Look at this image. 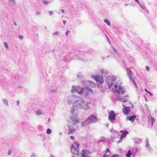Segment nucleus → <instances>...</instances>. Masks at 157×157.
<instances>
[{
  "mask_svg": "<svg viewBox=\"0 0 157 157\" xmlns=\"http://www.w3.org/2000/svg\"><path fill=\"white\" fill-rule=\"evenodd\" d=\"M71 90L72 92L73 93L77 92L79 94H82L84 90V88L80 86H73Z\"/></svg>",
  "mask_w": 157,
  "mask_h": 157,
  "instance_id": "nucleus-1",
  "label": "nucleus"
},
{
  "mask_svg": "<svg viewBox=\"0 0 157 157\" xmlns=\"http://www.w3.org/2000/svg\"><path fill=\"white\" fill-rule=\"evenodd\" d=\"M114 87L118 88L119 87V90H116L117 93L119 94H123L125 92V89L123 87L121 86L120 83L119 82H117L115 85Z\"/></svg>",
  "mask_w": 157,
  "mask_h": 157,
  "instance_id": "nucleus-2",
  "label": "nucleus"
},
{
  "mask_svg": "<svg viewBox=\"0 0 157 157\" xmlns=\"http://www.w3.org/2000/svg\"><path fill=\"white\" fill-rule=\"evenodd\" d=\"M116 115L115 112L111 111L109 112V119L111 122L113 121L115 119Z\"/></svg>",
  "mask_w": 157,
  "mask_h": 157,
  "instance_id": "nucleus-3",
  "label": "nucleus"
},
{
  "mask_svg": "<svg viewBox=\"0 0 157 157\" xmlns=\"http://www.w3.org/2000/svg\"><path fill=\"white\" fill-rule=\"evenodd\" d=\"M87 121H88V123L90 124L91 123L93 122H95L97 121V118L96 117L94 116L93 115H91L87 119Z\"/></svg>",
  "mask_w": 157,
  "mask_h": 157,
  "instance_id": "nucleus-4",
  "label": "nucleus"
},
{
  "mask_svg": "<svg viewBox=\"0 0 157 157\" xmlns=\"http://www.w3.org/2000/svg\"><path fill=\"white\" fill-rule=\"evenodd\" d=\"M94 79L96 81H98L101 83H102L104 82V79L103 77L100 76L98 75L95 76L94 77Z\"/></svg>",
  "mask_w": 157,
  "mask_h": 157,
  "instance_id": "nucleus-5",
  "label": "nucleus"
},
{
  "mask_svg": "<svg viewBox=\"0 0 157 157\" xmlns=\"http://www.w3.org/2000/svg\"><path fill=\"white\" fill-rule=\"evenodd\" d=\"M71 152L73 154L77 155H79V151L75 148L74 145H71Z\"/></svg>",
  "mask_w": 157,
  "mask_h": 157,
  "instance_id": "nucleus-6",
  "label": "nucleus"
},
{
  "mask_svg": "<svg viewBox=\"0 0 157 157\" xmlns=\"http://www.w3.org/2000/svg\"><path fill=\"white\" fill-rule=\"evenodd\" d=\"M123 106L124 108L123 111L125 115H128L130 112V107H126L124 105H123Z\"/></svg>",
  "mask_w": 157,
  "mask_h": 157,
  "instance_id": "nucleus-7",
  "label": "nucleus"
},
{
  "mask_svg": "<svg viewBox=\"0 0 157 157\" xmlns=\"http://www.w3.org/2000/svg\"><path fill=\"white\" fill-rule=\"evenodd\" d=\"M136 118V115H133L132 116L129 117L128 116H127L126 118V120L130 121L131 122H133L134 120Z\"/></svg>",
  "mask_w": 157,
  "mask_h": 157,
  "instance_id": "nucleus-8",
  "label": "nucleus"
},
{
  "mask_svg": "<svg viewBox=\"0 0 157 157\" xmlns=\"http://www.w3.org/2000/svg\"><path fill=\"white\" fill-rule=\"evenodd\" d=\"M106 82L107 83L109 86V88H110L113 84L112 80L111 79L107 78L106 80Z\"/></svg>",
  "mask_w": 157,
  "mask_h": 157,
  "instance_id": "nucleus-9",
  "label": "nucleus"
},
{
  "mask_svg": "<svg viewBox=\"0 0 157 157\" xmlns=\"http://www.w3.org/2000/svg\"><path fill=\"white\" fill-rule=\"evenodd\" d=\"M82 157H89L88 151L86 150H82Z\"/></svg>",
  "mask_w": 157,
  "mask_h": 157,
  "instance_id": "nucleus-10",
  "label": "nucleus"
},
{
  "mask_svg": "<svg viewBox=\"0 0 157 157\" xmlns=\"http://www.w3.org/2000/svg\"><path fill=\"white\" fill-rule=\"evenodd\" d=\"M84 90L85 91V92L86 94L88 93H89L90 92H91V93L93 92L91 88H90L89 87H85L84 88Z\"/></svg>",
  "mask_w": 157,
  "mask_h": 157,
  "instance_id": "nucleus-11",
  "label": "nucleus"
},
{
  "mask_svg": "<svg viewBox=\"0 0 157 157\" xmlns=\"http://www.w3.org/2000/svg\"><path fill=\"white\" fill-rule=\"evenodd\" d=\"M84 101L83 102L81 106L83 109L85 110L87 109L89 107L88 106V103L85 104L84 103Z\"/></svg>",
  "mask_w": 157,
  "mask_h": 157,
  "instance_id": "nucleus-12",
  "label": "nucleus"
},
{
  "mask_svg": "<svg viewBox=\"0 0 157 157\" xmlns=\"http://www.w3.org/2000/svg\"><path fill=\"white\" fill-rule=\"evenodd\" d=\"M128 77L130 79V80L132 81V82L135 85L136 87L137 88V85L136 82L133 77L132 75H131V76H128Z\"/></svg>",
  "mask_w": 157,
  "mask_h": 157,
  "instance_id": "nucleus-13",
  "label": "nucleus"
},
{
  "mask_svg": "<svg viewBox=\"0 0 157 157\" xmlns=\"http://www.w3.org/2000/svg\"><path fill=\"white\" fill-rule=\"evenodd\" d=\"M110 154V152L109 149L106 148V150L105 154L103 155V157H106L109 156Z\"/></svg>",
  "mask_w": 157,
  "mask_h": 157,
  "instance_id": "nucleus-14",
  "label": "nucleus"
},
{
  "mask_svg": "<svg viewBox=\"0 0 157 157\" xmlns=\"http://www.w3.org/2000/svg\"><path fill=\"white\" fill-rule=\"evenodd\" d=\"M126 71H127V75L128 76L132 75V74H133V73L132 72L130 69L127 68Z\"/></svg>",
  "mask_w": 157,
  "mask_h": 157,
  "instance_id": "nucleus-15",
  "label": "nucleus"
},
{
  "mask_svg": "<svg viewBox=\"0 0 157 157\" xmlns=\"http://www.w3.org/2000/svg\"><path fill=\"white\" fill-rule=\"evenodd\" d=\"M117 98L119 100L123 102H125L127 101V100L125 99L124 98H122L120 96L117 97Z\"/></svg>",
  "mask_w": 157,
  "mask_h": 157,
  "instance_id": "nucleus-16",
  "label": "nucleus"
},
{
  "mask_svg": "<svg viewBox=\"0 0 157 157\" xmlns=\"http://www.w3.org/2000/svg\"><path fill=\"white\" fill-rule=\"evenodd\" d=\"M128 134V132L127 131H125L123 132L121 135V138H124L125 137L127 134Z\"/></svg>",
  "mask_w": 157,
  "mask_h": 157,
  "instance_id": "nucleus-17",
  "label": "nucleus"
},
{
  "mask_svg": "<svg viewBox=\"0 0 157 157\" xmlns=\"http://www.w3.org/2000/svg\"><path fill=\"white\" fill-rule=\"evenodd\" d=\"M88 121H87V119H86V120L84 122H83L82 123V126H85L87 125H88V124H89L90 123H88Z\"/></svg>",
  "mask_w": 157,
  "mask_h": 157,
  "instance_id": "nucleus-18",
  "label": "nucleus"
},
{
  "mask_svg": "<svg viewBox=\"0 0 157 157\" xmlns=\"http://www.w3.org/2000/svg\"><path fill=\"white\" fill-rule=\"evenodd\" d=\"M75 131V129H70L69 131L68 132V134H70L74 133Z\"/></svg>",
  "mask_w": 157,
  "mask_h": 157,
  "instance_id": "nucleus-19",
  "label": "nucleus"
},
{
  "mask_svg": "<svg viewBox=\"0 0 157 157\" xmlns=\"http://www.w3.org/2000/svg\"><path fill=\"white\" fill-rule=\"evenodd\" d=\"M132 152L130 153V150H129L126 154V157H131V155H132Z\"/></svg>",
  "mask_w": 157,
  "mask_h": 157,
  "instance_id": "nucleus-20",
  "label": "nucleus"
},
{
  "mask_svg": "<svg viewBox=\"0 0 157 157\" xmlns=\"http://www.w3.org/2000/svg\"><path fill=\"white\" fill-rule=\"evenodd\" d=\"M104 21L107 24L109 25H110V21L108 19H106L104 20Z\"/></svg>",
  "mask_w": 157,
  "mask_h": 157,
  "instance_id": "nucleus-21",
  "label": "nucleus"
},
{
  "mask_svg": "<svg viewBox=\"0 0 157 157\" xmlns=\"http://www.w3.org/2000/svg\"><path fill=\"white\" fill-rule=\"evenodd\" d=\"M51 132H52V131L50 129H49V128L47 129V131H46V133L47 134H50L51 133Z\"/></svg>",
  "mask_w": 157,
  "mask_h": 157,
  "instance_id": "nucleus-22",
  "label": "nucleus"
},
{
  "mask_svg": "<svg viewBox=\"0 0 157 157\" xmlns=\"http://www.w3.org/2000/svg\"><path fill=\"white\" fill-rule=\"evenodd\" d=\"M72 121L75 124H76L79 122L78 120L73 119L72 120Z\"/></svg>",
  "mask_w": 157,
  "mask_h": 157,
  "instance_id": "nucleus-23",
  "label": "nucleus"
},
{
  "mask_svg": "<svg viewBox=\"0 0 157 157\" xmlns=\"http://www.w3.org/2000/svg\"><path fill=\"white\" fill-rule=\"evenodd\" d=\"M3 102L4 103L5 105H8V102H7V101L6 100L4 99L3 100Z\"/></svg>",
  "mask_w": 157,
  "mask_h": 157,
  "instance_id": "nucleus-24",
  "label": "nucleus"
},
{
  "mask_svg": "<svg viewBox=\"0 0 157 157\" xmlns=\"http://www.w3.org/2000/svg\"><path fill=\"white\" fill-rule=\"evenodd\" d=\"M36 114L37 115H40L41 114V113L40 110H38L36 112Z\"/></svg>",
  "mask_w": 157,
  "mask_h": 157,
  "instance_id": "nucleus-25",
  "label": "nucleus"
},
{
  "mask_svg": "<svg viewBox=\"0 0 157 157\" xmlns=\"http://www.w3.org/2000/svg\"><path fill=\"white\" fill-rule=\"evenodd\" d=\"M43 2V3L45 4H47L48 3V2L47 1L44 0Z\"/></svg>",
  "mask_w": 157,
  "mask_h": 157,
  "instance_id": "nucleus-26",
  "label": "nucleus"
},
{
  "mask_svg": "<svg viewBox=\"0 0 157 157\" xmlns=\"http://www.w3.org/2000/svg\"><path fill=\"white\" fill-rule=\"evenodd\" d=\"M4 44L5 47L6 48H8V46L7 44V43L6 42H5L4 43Z\"/></svg>",
  "mask_w": 157,
  "mask_h": 157,
  "instance_id": "nucleus-27",
  "label": "nucleus"
},
{
  "mask_svg": "<svg viewBox=\"0 0 157 157\" xmlns=\"http://www.w3.org/2000/svg\"><path fill=\"white\" fill-rule=\"evenodd\" d=\"M111 157H119V155L117 154H115L111 156Z\"/></svg>",
  "mask_w": 157,
  "mask_h": 157,
  "instance_id": "nucleus-28",
  "label": "nucleus"
},
{
  "mask_svg": "<svg viewBox=\"0 0 157 157\" xmlns=\"http://www.w3.org/2000/svg\"><path fill=\"white\" fill-rule=\"evenodd\" d=\"M75 144L77 147H78L79 145V143L78 142H76L75 143Z\"/></svg>",
  "mask_w": 157,
  "mask_h": 157,
  "instance_id": "nucleus-29",
  "label": "nucleus"
},
{
  "mask_svg": "<svg viewBox=\"0 0 157 157\" xmlns=\"http://www.w3.org/2000/svg\"><path fill=\"white\" fill-rule=\"evenodd\" d=\"M59 33V32H55V33H53V35H58Z\"/></svg>",
  "mask_w": 157,
  "mask_h": 157,
  "instance_id": "nucleus-30",
  "label": "nucleus"
},
{
  "mask_svg": "<svg viewBox=\"0 0 157 157\" xmlns=\"http://www.w3.org/2000/svg\"><path fill=\"white\" fill-rule=\"evenodd\" d=\"M152 124H153V121H155V119L153 117H151Z\"/></svg>",
  "mask_w": 157,
  "mask_h": 157,
  "instance_id": "nucleus-31",
  "label": "nucleus"
},
{
  "mask_svg": "<svg viewBox=\"0 0 157 157\" xmlns=\"http://www.w3.org/2000/svg\"><path fill=\"white\" fill-rule=\"evenodd\" d=\"M19 38L20 39H22L23 38V36H22L19 35L18 36Z\"/></svg>",
  "mask_w": 157,
  "mask_h": 157,
  "instance_id": "nucleus-32",
  "label": "nucleus"
},
{
  "mask_svg": "<svg viewBox=\"0 0 157 157\" xmlns=\"http://www.w3.org/2000/svg\"><path fill=\"white\" fill-rule=\"evenodd\" d=\"M49 13L50 15H53V12L52 11H49Z\"/></svg>",
  "mask_w": 157,
  "mask_h": 157,
  "instance_id": "nucleus-33",
  "label": "nucleus"
},
{
  "mask_svg": "<svg viewBox=\"0 0 157 157\" xmlns=\"http://www.w3.org/2000/svg\"><path fill=\"white\" fill-rule=\"evenodd\" d=\"M146 69L147 71H148L150 68L148 66H147L146 67Z\"/></svg>",
  "mask_w": 157,
  "mask_h": 157,
  "instance_id": "nucleus-34",
  "label": "nucleus"
},
{
  "mask_svg": "<svg viewBox=\"0 0 157 157\" xmlns=\"http://www.w3.org/2000/svg\"><path fill=\"white\" fill-rule=\"evenodd\" d=\"M70 138L71 140H74L75 138L74 136H71Z\"/></svg>",
  "mask_w": 157,
  "mask_h": 157,
  "instance_id": "nucleus-35",
  "label": "nucleus"
},
{
  "mask_svg": "<svg viewBox=\"0 0 157 157\" xmlns=\"http://www.w3.org/2000/svg\"><path fill=\"white\" fill-rule=\"evenodd\" d=\"M148 93L151 96H152L153 95V94L150 91H149Z\"/></svg>",
  "mask_w": 157,
  "mask_h": 157,
  "instance_id": "nucleus-36",
  "label": "nucleus"
},
{
  "mask_svg": "<svg viewBox=\"0 0 157 157\" xmlns=\"http://www.w3.org/2000/svg\"><path fill=\"white\" fill-rule=\"evenodd\" d=\"M14 0H9V1L10 2H12V3H14Z\"/></svg>",
  "mask_w": 157,
  "mask_h": 157,
  "instance_id": "nucleus-37",
  "label": "nucleus"
},
{
  "mask_svg": "<svg viewBox=\"0 0 157 157\" xmlns=\"http://www.w3.org/2000/svg\"><path fill=\"white\" fill-rule=\"evenodd\" d=\"M69 32L70 31H67L66 33V35L67 36L68 35V34L69 33Z\"/></svg>",
  "mask_w": 157,
  "mask_h": 157,
  "instance_id": "nucleus-38",
  "label": "nucleus"
},
{
  "mask_svg": "<svg viewBox=\"0 0 157 157\" xmlns=\"http://www.w3.org/2000/svg\"><path fill=\"white\" fill-rule=\"evenodd\" d=\"M104 70L103 69V70H101V73L102 74H103L105 72L103 71Z\"/></svg>",
  "mask_w": 157,
  "mask_h": 157,
  "instance_id": "nucleus-39",
  "label": "nucleus"
},
{
  "mask_svg": "<svg viewBox=\"0 0 157 157\" xmlns=\"http://www.w3.org/2000/svg\"><path fill=\"white\" fill-rule=\"evenodd\" d=\"M63 23L65 25V24H66L67 21H66L63 20Z\"/></svg>",
  "mask_w": 157,
  "mask_h": 157,
  "instance_id": "nucleus-40",
  "label": "nucleus"
},
{
  "mask_svg": "<svg viewBox=\"0 0 157 157\" xmlns=\"http://www.w3.org/2000/svg\"><path fill=\"white\" fill-rule=\"evenodd\" d=\"M11 151H9L8 152V154L9 155H10L11 154Z\"/></svg>",
  "mask_w": 157,
  "mask_h": 157,
  "instance_id": "nucleus-41",
  "label": "nucleus"
},
{
  "mask_svg": "<svg viewBox=\"0 0 157 157\" xmlns=\"http://www.w3.org/2000/svg\"><path fill=\"white\" fill-rule=\"evenodd\" d=\"M17 103L18 105H19L20 103L19 101H17Z\"/></svg>",
  "mask_w": 157,
  "mask_h": 157,
  "instance_id": "nucleus-42",
  "label": "nucleus"
},
{
  "mask_svg": "<svg viewBox=\"0 0 157 157\" xmlns=\"http://www.w3.org/2000/svg\"><path fill=\"white\" fill-rule=\"evenodd\" d=\"M61 12H62V13H64V10L63 9H61Z\"/></svg>",
  "mask_w": 157,
  "mask_h": 157,
  "instance_id": "nucleus-43",
  "label": "nucleus"
},
{
  "mask_svg": "<svg viewBox=\"0 0 157 157\" xmlns=\"http://www.w3.org/2000/svg\"><path fill=\"white\" fill-rule=\"evenodd\" d=\"M145 90L146 92L147 93H148V92H149V91H148L146 89H145Z\"/></svg>",
  "mask_w": 157,
  "mask_h": 157,
  "instance_id": "nucleus-44",
  "label": "nucleus"
},
{
  "mask_svg": "<svg viewBox=\"0 0 157 157\" xmlns=\"http://www.w3.org/2000/svg\"><path fill=\"white\" fill-rule=\"evenodd\" d=\"M135 1L137 3L139 4V2L138 0H135Z\"/></svg>",
  "mask_w": 157,
  "mask_h": 157,
  "instance_id": "nucleus-45",
  "label": "nucleus"
},
{
  "mask_svg": "<svg viewBox=\"0 0 157 157\" xmlns=\"http://www.w3.org/2000/svg\"><path fill=\"white\" fill-rule=\"evenodd\" d=\"M31 157H35V156L34 155H32L31 156Z\"/></svg>",
  "mask_w": 157,
  "mask_h": 157,
  "instance_id": "nucleus-46",
  "label": "nucleus"
},
{
  "mask_svg": "<svg viewBox=\"0 0 157 157\" xmlns=\"http://www.w3.org/2000/svg\"><path fill=\"white\" fill-rule=\"evenodd\" d=\"M14 24L15 25H17V24L16 23V22L14 23Z\"/></svg>",
  "mask_w": 157,
  "mask_h": 157,
  "instance_id": "nucleus-47",
  "label": "nucleus"
},
{
  "mask_svg": "<svg viewBox=\"0 0 157 157\" xmlns=\"http://www.w3.org/2000/svg\"><path fill=\"white\" fill-rule=\"evenodd\" d=\"M145 101H147V99L146 97H145Z\"/></svg>",
  "mask_w": 157,
  "mask_h": 157,
  "instance_id": "nucleus-48",
  "label": "nucleus"
},
{
  "mask_svg": "<svg viewBox=\"0 0 157 157\" xmlns=\"http://www.w3.org/2000/svg\"><path fill=\"white\" fill-rule=\"evenodd\" d=\"M50 157H54V156L53 155H51Z\"/></svg>",
  "mask_w": 157,
  "mask_h": 157,
  "instance_id": "nucleus-49",
  "label": "nucleus"
},
{
  "mask_svg": "<svg viewBox=\"0 0 157 157\" xmlns=\"http://www.w3.org/2000/svg\"><path fill=\"white\" fill-rule=\"evenodd\" d=\"M77 155H76V156H74L73 157H78Z\"/></svg>",
  "mask_w": 157,
  "mask_h": 157,
  "instance_id": "nucleus-50",
  "label": "nucleus"
}]
</instances>
